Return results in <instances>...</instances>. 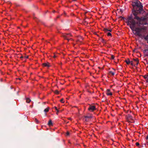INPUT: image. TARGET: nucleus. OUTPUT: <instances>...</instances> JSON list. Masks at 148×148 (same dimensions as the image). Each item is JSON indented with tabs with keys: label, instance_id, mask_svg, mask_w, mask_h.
<instances>
[{
	"label": "nucleus",
	"instance_id": "obj_1",
	"mask_svg": "<svg viewBox=\"0 0 148 148\" xmlns=\"http://www.w3.org/2000/svg\"><path fill=\"white\" fill-rule=\"evenodd\" d=\"M135 12L133 14H131L130 16L128 17L126 19V23L128 25L130 26V28L132 31H135V29L136 27L135 25L136 24L139 25H146L147 24V22H145L147 20V18L145 17L142 16L139 17L138 15L140 14L139 12L137 13L134 11Z\"/></svg>",
	"mask_w": 148,
	"mask_h": 148
},
{
	"label": "nucleus",
	"instance_id": "obj_2",
	"mask_svg": "<svg viewBox=\"0 0 148 148\" xmlns=\"http://www.w3.org/2000/svg\"><path fill=\"white\" fill-rule=\"evenodd\" d=\"M147 29V28L146 26L140 27H137L135 29V33H133L136 35L138 36L142 39L144 38L147 41H148V34L146 36L142 35V34L145 32V31Z\"/></svg>",
	"mask_w": 148,
	"mask_h": 148
},
{
	"label": "nucleus",
	"instance_id": "obj_3",
	"mask_svg": "<svg viewBox=\"0 0 148 148\" xmlns=\"http://www.w3.org/2000/svg\"><path fill=\"white\" fill-rule=\"evenodd\" d=\"M133 7V10H132V13L135 12L139 13H141V12L143 10V6L141 3L138 0H136L134 3V4L132 5Z\"/></svg>",
	"mask_w": 148,
	"mask_h": 148
},
{
	"label": "nucleus",
	"instance_id": "obj_4",
	"mask_svg": "<svg viewBox=\"0 0 148 148\" xmlns=\"http://www.w3.org/2000/svg\"><path fill=\"white\" fill-rule=\"evenodd\" d=\"M127 120L128 121L131 122H133L134 121L132 116L130 115H128L127 116Z\"/></svg>",
	"mask_w": 148,
	"mask_h": 148
},
{
	"label": "nucleus",
	"instance_id": "obj_5",
	"mask_svg": "<svg viewBox=\"0 0 148 148\" xmlns=\"http://www.w3.org/2000/svg\"><path fill=\"white\" fill-rule=\"evenodd\" d=\"M95 109V106H90L88 108V110L91 111H93Z\"/></svg>",
	"mask_w": 148,
	"mask_h": 148
},
{
	"label": "nucleus",
	"instance_id": "obj_6",
	"mask_svg": "<svg viewBox=\"0 0 148 148\" xmlns=\"http://www.w3.org/2000/svg\"><path fill=\"white\" fill-rule=\"evenodd\" d=\"M71 36V34H68L64 35V37L65 39L69 41V40L71 39V38H69V37Z\"/></svg>",
	"mask_w": 148,
	"mask_h": 148
},
{
	"label": "nucleus",
	"instance_id": "obj_7",
	"mask_svg": "<svg viewBox=\"0 0 148 148\" xmlns=\"http://www.w3.org/2000/svg\"><path fill=\"white\" fill-rule=\"evenodd\" d=\"M106 94L108 95H112V93L110 91L109 89H108L106 91Z\"/></svg>",
	"mask_w": 148,
	"mask_h": 148
},
{
	"label": "nucleus",
	"instance_id": "obj_8",
	"mask_svg": "<svg viewBox=\"0 0 148 148\" xmlns=\"http://www.w3.org/2000/svg\"><path fill=\"white\" fill-rule=\"evenodd\" d=\"M42 65L43 66H45L49 67L50 66V65H49V63H44L42 64Z\"/></svg>",
	"mask_w": 148,
	"mask_h": 148
},
{
	"label": "nucleus",
	"instance_id": "obj_9",
	"mask_svg": "<svg viewBox=\"0 0 148 148\" xmlns=\"http://www.w3.org/2000/svg\"><path fill=\"white\" fill-rule=\"evenodd\" d=\"M103 30L104 32H106L108 31H110V32H111L112 31V29H107L106 28H104Z\"/></svg>",
	"mask_w": 148,
	"mask_h": 148
},
{
	"label": "nucleus",
	"instance_id": "obj_10",
	"mask_svg": "<svg viewBox=\"0 0 148 148\" xmlns=\"http://www.w3.org/2000/svg\"><path fill=\"white\" fill-rule=\"evenodd\" d=\"M84 117L86 119V121H87L88 120H87V119H91L92 118V116H85Z\"/></svg>",
	"mask_w": 148,
	"mask_h": 148
},
{
	"label": "nucleus",
	"instance_id": "obj_11",
	"mask_svg": "<svg viewBox=\"0 0 148 148\" xmlns=\"http://www.w3.org/2000/svg\"><path fill=\"white\" fill-rule=\"evenodd\" d=\"M125 62H126L127 64L128 65L130 63V62H131L130 61V60L129 59H128L127 60H125Z\"/></svg>",
	"mask_w": 148,
	"mask_h": 148
},
{
	"label": "nucleus",
	"instance_id": "obj_12",
	"mask_svg": "<svg viewBox=\"0 0 148 148\" xmlns=\"http://www.w3.org/2000/svg\"><path fill=\"white\" fill-rule=\"evenodd\" d=\"M48 124L49 126L52 125V124H53L52 123V121L51 120H50L49 121Z\"/></svg>",
	"mask_w": 148,
	"mask_h": 148
},
{
	"label": "nucleus",
	"instance_id": "obj_13",
	"mask_svg": "<svg viewBox=\"0 0 148 148\" xmlns=\"http://www.w3.org/2000/svg\"><path fill=\"white\" fill-rule=\"evenodd\" d=\"M49 107H47V108L45 109L44 110V112H47L49 111Z\"/></svg>",
	"mask_w": 148,
	"mask_h": 148
},
{
	"label": "nucleus",
	"instance_id": "obj_14",
	"mask_svg": "<svg viewBox=\"0 0 148 148\" xmlns=\"http://www.w3.org/2000/svg\"><path fill=\"white\" fill-rule=\"evenodd\" d=\"M26 102L27 103H29L31 101V100L29 98H27L26 99Z\"/></svg>",
	"mask_w": 148,
	"mask_h": 148
},
{
	"label": "nucleus",
	"instance_id": "obj_15",
	"mask_svg": "<svg viewBox=\"0 0 148 148\" xmlns=\"http://www.w3.org/2000/svg\"><path fill=\"white\" fill-rule=\"evenodd\" d=\"M109 73L110 75H111L113 76L114 75V73L112 71H110Z\"/></svg>",
	"mask_w": 148,
	"mask_h": 148
},
{
	"label": "nucleus",
	"instance_id": "obj_16",
	"mask_svg": "<svg viewBox=\"0 0 148 148\" xmlns=\"http://www.w3.org/2000/svg\"><path fill=\"white\" fill-rule=\"evenodd\" d=\"M106 44V42L105 40L102 39V45L103 44V45H105Z\"/></svg>",
	"mask_w": 148,
	"mask_h": 148
},
{
	"label": "nucleus",
	"instance_id": "obj_17",
	"mask_svg": "<svg viewBox=\"0 0 148 148\" xmlns=\"http://www.w3.org/2000/svg\"><path fill=\"white\" fill-rule=\"evenodd\" d=\"M107 35L108 36H112L110 32H108L107 33Z\"/></svg>",
	"mask_w": 148,
	"mask_h": 148
},
{
	"label": "nucleus",
	"instance_id": "obj_18",
	"mask_svg": "<svg viewBox=\"0 0 148 148\" xmlns=\"http://www.w3.org/2000/svg\"><path fill=\"white\" fill-rule=\"evenodd\" d=\"M144 52L146 53H148V49H145L144 50Z\"/></svg>",
	"mask_w": 148,
	"mask_h": 148
},
{
	"label": "nucleus",
	"instance_id": "obj_19",
	"mask_svg": "<svg viewBox=\"0 0 148 148\" xmlns=\"http://www.w3.org/2000/svg\"><path fill=\"white\" fill-rule=\"evenodd\" d=\"M133 60L135 61V62H136L137 61H139V60L138 58H136L135 59H133Z\"/></svg>",
	"mask_w": 148,
	"mask_h": 148
},
{
	"label": "nucleus",
	"instance_id": "obj_20",
	"mask_svg": "<svg viewBox=\"0 0 148 148\" xmlns=\"http://www.w3.org/2000/svg\"><path fill=\"white\" fill-rule=\"evenodd\" d=\"M54 92L55 93L57 94H58L59 93V91L57 90H55V91Z\"/></svg>",
	"mask_w": 148,
	"mask_h": 148
},
{
	"label": "nucleus",
	"instance_id": "obj_21",
	"mask_svg": "<svg viewBox=\"0 0 148 148\" xmlns=\"http://www.w3.org/2000/svg\"><path fill=\"white\" fill-rule=\"evenodd\" d=\"M35 121L37 123H39V121L36 119H35Z\"/></svg>",
	"mask_w": 148,
	"mask_h": 148
},
{
	"label": "nucleus",
	"instance_id": "obj_22",
	"mask_svg": "<svg viewBox=\"0 0 148 148\" xmlns=\"http://www.w3.org/2000/svg\"><path fill=\"white\" fill-rule=\"evenodd\" d=\"M114 56L113 55H112L111 56V58L112 59L114 60Z\"/></svg>",
	"mask_w": 148,
	"mask_h": 148
},
{
	"label": "nucleus",
	"instance_id": "obj_23",
	"mask_svg": "<svg viewBox=\"0 0 148 148\" xmlns=\"http://www.w3.org/2000/svg\"><path fill=\"white\" fill-rule=\"evenodd\" d=\"M144 78L145 79H147V78H148V76L146 75H145L144 76Z\"/></svg>",
	"mask_w": 148,
	"mask_h": 148
},
{
	"label": "nucleus",
	"instance_id": "obj_24",
	"mask_svg": "<svg viewBox=\"0 0 148 148\" xmlns=\"http://www.w3.org/2000/svg\"><path fill=\"white\" fill-rule=\"evenodd\" d=\"M66 136H68L69 135V132L67 131L66 133Z\"/></svg>",
	"mask_w": 148,
	"mask_h": 148
},
{
	"label": "nucleus",
	"instance_id": "obj_25",
	"mask_svg": "<svg viewBox=\"0 0 148 148\" xmlns=\"http://www.w3.org/2000/svg\"><path fill=\"white\" fill-rule=\"evenodd\" d=\"M63 100L64 99L63 98H62L60 100V101L62 103H64V102L63 101Z\"/></svg>",
	"mask_w": 148,
	"mask_h": 148
},
{
	"label": "nucleus",
	"instance_id": "obj_26",
	"mask_svg": "<svg viewBox=\"0 0 148 148\" xmlns=\"http://www.w3.org/2000/svg\"><path fill=\"white\" fill-rule=\"evenodd\" d=\"M54 108L58 112H59V111L57 109V107H56V106H55L54 107Z\"/></svg>",
	"mask_w": 148,
	"mask_h": 148
},
{
	"label": "nucleus",
	"instance_id": "obj_27",
	"mask_svg": "<svg viewBox=\"0 0 148 148\" xmlns=\"http://www.w3.org/2000/svg\"><path fill=\"white\" fill-rule=\"evenodd\" d=\"M136 146H138L140 144H139V143H138V142H137V143H136Z\"/></svg>",
	"mask_w": 148,
	"mask_h": 148
},
{
	"label": "nucleus",
	"instance_id": "obj_28",
	"mask_svg": "<svg viewBox=\"0 0 148 148\" xmlns=\"http://www.w3.org/2000/svg\"><path fill=\"white\" fill-rule=\"evenodd\" d=\"M131 64V65H132V66H134V64H133V62L132 61L131 62H130V63Z\"/></svg>",
	"mask_w": 148,
	"mask_h": 148
},
{
	"label": "nucleus",
	"instance_id": "obj_29",
	"mask_svg": "<svg viewBox=\"0 0 148 148\" xmlns=\"http://www.w3.org/2000/svg\"><path fill=\"white\" fill-rule=\"evenodd\" d=\"M136 62V64L137 66L139 63V61H137Z\"/></svg>",
	"mask_w": 148,
	"mask_h": 148
},
{
	"label": "nucleus",
	"instance_id": "obj_30",
	"mask_svg": "<svg viewBox=\"0 0 148 148\" xmlns=\"http://www.w3.org/2000/svg\"><path fill=\"white\" fill-rule=\"evenodd\" d=\"M146 81L148 82V77L147 78V79H146Z\"/></svg>",
	"mask_w": 148,
	"mask_h": 148
},
{
	"label": "nucleus",
	"instance_id": "obj_31",
	"mask_svg": "<svg viewBox=\"0 0 148 148\" xmlns=\"http://www.w3.org/2000/svg\"><path fill=\"white\" fill-rule=\"evenodd\" d=\"M56 57V56L55 55H54L53 56V57L54 58H55Z\"/></svg>",
	"mask_w": 148,
	"mask_h": 148
},
{
	"label": "nucleus",
	"instance_id": "obj_32",
	"mask_svg": "<svg viewBox=\"0 0 148 148\" xmlns=\"http://www.w3.org/2000/svg\"><path fill=\"white\" fill-rule=\"evenodd\" d=\"M146 139H148V135L147 136L146 138Z\"/></svg>",
	"mask_w": 148,
	"mask_h": 148
},
{
	"label": "nucleus",
	"instance_id": "obj_33",
	"mask_svg": "<svg viewBox=\"0 0 148 148\" xmlns=\"http://www.w3.org/2000/svg\"><path fill=\"white\" fill-rule=\"evenodd\" d=\"M58 112L57 111V113H56V114H58Z\"/></svg>",
	"mask_w": 148,
	"mask_h": 148
},
{
	"label": "nucleus",
	"instance_id": "obj_34",
	"mask_svg": "<svg viewBox=\"0 0 148 148\" xmlns=\"http://www.w3.org/2000/svg\"><path fill=\"white\" fill-rule=\"evenodd\" d=\"M73 1H76V0H73Z\"/></svg>",
	"mask_w": 148,
	"mask_h": 148
},
{
	"label": "nucleus",
	"instance_id": "obj_35",
	"mask_svg": "<svg viewBox=\"0 0 148 148\" xmlns=\"http://www.w3.org/2000/svg\"><path fill=\"white\" fill-rule=\"evenodd\" d=\"M28 58V56H27L26 57L27 58Z\"/></svg>",
	"mask_w": 148,
	"mask_h": 148
},
{
	"label": "nucleus",
	"instance_id": "obj_36",
	"mask_svg": "<svg viewBox=\"0 0 148 148\" xmlns=\"http://www.w3.org/2000/svg\"><path fill=\"white\" fill-rule=\"evenodd\" d=\"M21 58H23V56H21Z\"/></svg>",
	"mask_w": 148,
	"mask_h": 148
},
{
	"label": "nucleus",
	"instance_id": "obj_37",
	"mask_svg": "<svg viewBox=\"0 0 148 148\" xmlns=\"http://www.w3.org/2000/svg\"><path fill=\"white\" fill-rule=\"evenodd\" d=\"M147 43H148V41H147Z\"/></svg>",
	"mask_w": 148,
	"mask_h": 148
}]
</instances>
